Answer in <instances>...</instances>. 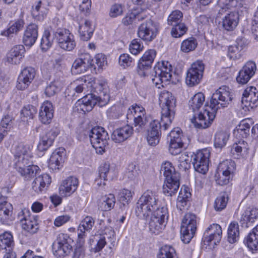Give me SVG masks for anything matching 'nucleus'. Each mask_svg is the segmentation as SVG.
<instances>
[{"label":"nucleus","instance_id":"nucleus-20","mask_svg":"<svg viewBox=\"0 0 258 258\" xmlns=\"http://www.w3.org/2000/svg\"><path fill=\"white\" fill-rule=\"evenodd\" d=\"M93 59L88 53L82 54L73 62L71 69L73 74H80L86 72L87 70L93 66Z\"/></svg>","mask_w":258,"mask_h":258},{"label":"nucleus","instance_id":"nucleus-7","mask_svg":"<svg viewBox=\"0 0 258 258\" xmlns=\"http://www.w3.org/2000/svg\"><path fill=\"white\" fill-rule=\"evenodd\" d=\"M160 24L151 19H148L138 27V36L145 43L153 41L157 37L160 31Z\"/></svg>","mask_w":258,"mask_h":258},{"label":"nucleus","instance_id":"nucleus-33","mask_svg":"<svg viewBox=\"0 0 258 258\" xmlns=\"http://www.w3.org/2000/svg\"><path fill=\"white\" fill-rule=\"evenodd\" d=\"M38 37V26L35 24L29 25L24 34L23 42L27 46H32L36 42Z\"/></svg>","mask_w":258,"mask_h":258},{"label":"nucleus","instance_id":"nucleus-64","mask_svg":"<svg viewBox=\"0 0 258 258\" xmlns=\"http://www.w3.org/2000/svg\"><path fill=\"white\" fill-rule=\"evenodd\" d=\"M133 194L131 190L127 189H123L120 192L119 200L123 205L128 204L132 199Z\"/></svg>","mask_w":258,"mask_h":258},{"label":"nucleus","instance_id":"nucleus-52","mask_svg":"<svg viewBox=\"0 0 258 258\" xmlns=\"http://www.w3.org/2000/svg\"><path fill=\"white\" fill-rule=\"evenodd\" d=\"M39 168L37 166L28 165L22 168V171L19 172L26 180H29L36 174Z\"/></svg>","mask_w":258,"mask_h":258},{"label":"nucleus","instance_id":"nucleus-41","mask_svg":"<svg viewBox=\"0 0 258 258\" xmlns=\"http://www.w3.org/2000/svg\"><path fill=\"white\" fill-rule=\"evenodd\" d=\"M205 102V97L203 93L196 94L188 101V106L193 112L198 111Z\"/></svg>","mask_w":258,"mask_h":258},{"label":"nucleus","instance_id":"nucleus-54","mask_svg":"<svg viewBox=\"0 0 258 258\" xmlns=\"http://www.w3.org/2000/svg\"><path fill=\"white\" fill-rule=\"evenodd\" d=\"M183 14L179 10L172 11L167 18V24L170 26H175L182 23Z\"/></svg>","mask_w":258,"mask_h":258},{"label":"nucleus","instance_id":"nucleus-47","mask_svg":"<svg viewBox=\"0 0 258 258\" xmlns=\"http://www.w3.org/2000/svg\"><path fill=\"white\" fill-rule=\"evenodd\" d=\"M229 134L224 131L216 132L215 135L214 144L216 148L222 149L225 146L229 139Z\"/></svg>","mask_w":258,"mask_h":258},{"label":"nucleus","instance_id":"nucleus-26","mask_svg":"<svg viewBox=\"0 0 258 258\" xmlns=\"http://www.w3.org/2000/svg\"><path fill=\"white\" fill-rule=\"evenodd\" d=\"M95 223L94 219L91 216H87L81 222L78 228V239L77 243L81 246L85 242L86 236V231L92 229Z\"/></svg>","mask_w":258,"mask_h":258},{"label":"nucleus","instance_id":"nucleus-2","mask_svg":"<svg viewBox=\"0 0 258 258\" xmlns=\"http://www.w3.org/2000/svg\"><path fill=\"white\" fill-rule=\"evenodd\" d=\"M159 200L155 192L147 190L141 196L136 203L135 214L140 218L144 219L155 214L160 210Z\"/></svg>","mask_w":258,"mask_h":258},{"label":"nucleus","instance_id":"nucleus-45","mask_svg":"<svg viewBox=\"0 0 258 258\" xmlns=\"http://www.w3.org/2000/svg\"><path fill=\"white\" fill-rule=\"evenodd\" d=\"M235 164L231 160H226L220 163L218 167V174H227L233 176L235 169Z\"/></svg>","mask_w":258,"mask_h":258},{"label":"nucleus","instance_id":"nucleus-48","mask_svg":"<svg viewBox=\"0 0 258 258\" xmlns=\"http://www.w3.org/2000/svg\"><path fill=\"white\" fill-rule=\"evenodd\" d=\"M55 33L49 30L44 31L41 41V47L42 50L47 51L53 43Z\"/></svg>","mask_w":258,"mask_h":258},{"label":"nucleus","instance_id":"nucleus-37","mask_svg":"<svg viewBox=\"0 0 258 258\" xmlns=\"http://www.w3.org/2000/svg\"><path fill=\"white\" fill-rule=\"evenodd\" d=\"M258 218V209H248L241 215L240 223L242 226L248 227Z\"/></svg>","mask_w":258,"mask_h":258},{"label":"nucleus","instance_id":"nucleus-15","mask_svg":"<svg viewBox=\"0 0 258 258\" xmlns=\"http://www.w3.org/2000/svg\"><path fill=\"white\" fill-rule=\"evenodd\" d=\"M127 120L134 121L136 127H138L137 130L140 131L147 123L145 109L141 106L137 104L133 105L127 110L126 113Z\"/></svg>","mask_w":258,"mask_h":258},{"label":"nucleus","instance_id":"nucleus-60","mask_svg":"<svg viewBox=\"0 0 258 258\" xmlns=\"http://www.w3.org/2000/svg\"><path fill=\"white\" fill-rule=\"evenodd\" d=\"M139 175V168L133 163L130 164L125 172L124 176L130 180H134Z\"/></svg>","mask_w":258,"mask_h":258},{"label":"nucleus","instance_id":"nucleus-39","mask_svg":"<svg viewBox=\"0 0 258 258\" xmlns=\"http://www.w3.org/2000/svg\"><path fill=\"white\" fill-rule=\"evenodd\" d=\"M110 171V165L108 163H105L99 167L98 176L95 180V184L98 188H102L105 186Z\"/></svg>","mask_w":258,"mask_h":258},{"label":"nucleus","instance_id":"nucleus-62","mask_svg":"<svg viewBox=\"0 0 258 258\" xmlns=\"http://www.w3.org/2000/svg\"><path fill=\"white\" fill-rule=\"evenodd\" d=\"M37 112V109L33 105H27L21 110V114L27 119H32Z\"/></svg>","mask_w":258,"mask_h":258},{"label":"nucleus","instance_id":"nucleus-10","mask_svg":"<svg viewBox=\"0 0 258 258\" xmlns=\"http://www.w3.org/2000/svg\"><path fill=\"white\" fill-rule=\"evenodd\" d=\"M221 226L217 224L210 225L206 230L203 238V248L211 249L219 243L222 237Z\"/></svg>","mask_w":258,"mask_h":258},{"label":"nucleus","instance_id":"nucleus-6","mask_svg":"<svg viewBox=\"0 0 258 258\" xmlns=\"http://www.w3.org/2000/svg\"><path fill=\"white\" fill-rule=\"evenodd\" d=\"M91 144L97 154L102 155L107 149L109 139L107 131L101 126H95L89 133Z\"/></svg>","mask_w":258,"mask_h":258},{"label":"nucleus","instance_id":"nucleus-28","mask_svg":"<svg viewBox=\"0 0 258 258\" xmlns=\"http://www.w3.org/2000/svg\"><path fill=\"white\" fill-rule=\"evenodd\" d=\"M25 47L22 45H17L12 48L7 54V61L12 64H19L24 56Z\"/></svg>","mask_w":258,"mask_h":258},{"label":"nucleus","instance_id":"nucleus-17","mask_svg":"<svg viewBox=\"0 0 258 258\" xmlns=\"http://www.w3.org/2000/svg\"><path fill=\"white\" fill-rule=\"evenodd\" d=\"M59 46L62 49L71 51L76 45L74 35L67 29L57 30L55 32Z\"/></svg>","mask_w":258,"mask_h":258},{"label":"nucleus","instance_id":"nucleus-3","mask_svg":"<svg viewBox=\"0 0 258 258\" xmlns=\"http://www.w3.org/2000/svg\"><path fill=\"white\" fill-rule=\"evenodd\" d=\"M160 172L165 177L162 186L163 193L172 197L177 193L180 186V174L175 171L172 164L166 161L162 163Z\"/></svg>","mask_w":258,"mask_h":258},{"label":"nucleus","instance_id":"nucleus-23","mask_svg":"<svg viewBox=\"0 0 258 258\" xmlns=\"http://www.w3.org/2000/svg\"><path fill=\"white\" fill-rule=\"evenodd\" d=\"M256 70V66L254 61H248L239 72L236 77L239 84H245L254 76Z\"/></svg>","mask_w":258,"mask_h":258},{"label":"nucleus","instance_id":"nucleus-21","mask_svg":"<svg viewBox=\"0 0 258 258\" xmlns=\"http://www.w3.org/2000/svg\"><path fill=\"white\" fill-rule=\"evenodd\" d=\"M13 206L8 202L6 197H0V222L6 225H10L13 220Z\"/></svg>","mask_w":258,"mask_h":258},{"label":"nucleus","instance_id":"nucleus-53","mask_svg":"<svg viewBox=\"0 0 258 258\" xmlns=\"http://www.w3.org/2000/svg\"><path fill=\"white\" fill-rule=\"evenodd\" d=\"M24 22L22 20H18L13 23L7 30L2 32V35L10 37L12 34L17 33L24 27Z\"/></svg>","mask_w":258,"mask_h":258},{"label":"nucleus","instance_id":"nucleus-18","mask_svg":"<svg viewBox=\"0 0 258 258\" xmlns=\"http://www.w3.org/2000/svg\"><path fill=\"white\" fill-rule=\"evenodd\" d=\"M156 55V51L154 49H149L144 53L138 63V73L140 76L148 75Z\"/></svg>","mask_w":258,"mask_h":258},{"label":"nucleus","instance_id":"nucleus-55","mask_svg":"<svg viewBox=\"0 0 258 258\" xmlns=\"http://www.w3.org/2000/svg\"><path fill=\"white\" fill-rule=\"evenodd\" d=\"M158 258H177L174 248L170 245H166L162 246L158 254Z\"/></svg>","mask_w":258,"mask_h":258},{"label":"nucleus","instance_id":"nucleus-14","mask_svg":"<svg viewBox=\"0 0 258 258\" xmlns=\"http://www.w3.org/2000/svg\"><path fill=\"white\" fill-rule=\"evenodd\" d=\"M205 66L201 60L193 62L186 72L185 82L187 85L194 86L200 83L203 75Z\"/></svg>","mask_w":258,"mask_h":258},{"label":"nucleus","instance_id":"nucleus-12","mask_svg":"<svg viewBox=\"0 0 258 258\" xmlns=\"http://www.w3.org/2000/svg\"><path fill=\"white\" fill-rule=\"evenodd\" d=\"M168 218L167 209L161 207L152 215L149 223V229L151 233L158 235L161 233L165 227V219Z\"/></svg>","mask_w":258,"mask_h":258},{"label":"nucleus","instance_id":"nucleus-8","mask_svg":"<svg viewBox=\"0 0 258 258\" xmlns=\"http://www.w3.org/2000/svg\"><path fill=\"white\" fill-rule=\"evenodd\" d=\"M31 150V147L24 143H20L14 147V166L18 172H22V168L29 164L32 157Z\"/></svg>","mask_w":258,"mask_h":258},{"label":"nucleus","instance_id":"nucleus-5","mask_svg":"<svg viewBox=\"0 0 258 258\" xmlns=\"http://www.w3.org/2000/svg\"><path fill=\"white\" fill-rule=\"evenodd\" d=\"M109 101V95L107 90L100 91V95L96 96L94 94H88L78 100L75 104L78 110L84 112L91 111L93 107L98 103L100 106H103L108 103Z\"/></svg>","mask_w":258,"mask_h":258},{"label":"nucleus","instance_id":"nucleus-31","mask_svg":"<svg viewBox=\"0 0 258 258\" xmlns=\"http://www.w3.org/2000/svg\"><path fill=\"white\" fill-rule=\"evenodd\" d=\"M65 156V150L63 148L56 149L51 154L48 161V167L52 170L59 169L62 166Z\"/></svg>","mask_w":258,"mask_h":258},{"label":"nucleus","instance_id":"nucleus-1","mask_svg":"<svg viewBox=\"0 0 258 258\" xmlns=\"http://www.w3.org/2000/svg\"><path fill=\"white\" fill-rule=\"evenodd\" d=\"M232 97L229 87L223 86L218 88L211 97L209 105H205L203 111L191 119L195 126L199 128L209 127L214 119L218 109L227 107L232 102Z\"/></svg>","mask_w":258,"mask_h":258},{"label":"nucleus","instance_id":"nucleus-11","mask_svg":"<svg viewBox=\"0 0 258 258\" xmlns=\"http://www.w3.org/2000/svg\"><path fill=\"white\" fill-rule=\"evenodd\" d=\"M72 239L67 234H59L57 239L53 243L52 251L57 258H62L69 255L72 251L70 243Z\"/></svg>","mask_w":258,"mask_h":258},{"label":"nucleus","instance_id":"nucleus-4","mask_svg":"<svg viewBox=\"0 0 258 258\" xmlns=\"http://www.w3.org/2000/svg\"><path fill=\"white\" fill-rule=\"evenodd\" d=\"M161 107V120L165 130L170 125L174 117L176 99L172 94L167 91H162L159 97Z\"/></svg>","mask_w":258,"mask_h":258},{"label":"nucleus","instance_id":"nucleus-13","mask_svg":"<svg viewBox=\"0 0 258 258\" xmlns=\"http://www.w3.org/2000/svg\"><path fill=\"white\" fill-rule=\"evenodd\" d=\"M210 149L205 148L200 150L192 156V163L195 170L202 174H205L208 171Z\"/></svg>","mask_w":258,"mask_h":258},{"label":"nucleus","instance_id":"nucleus-34","mask_svg":"<svg viewBox=\"0 0 258 258\" xmlns=\"http://www.w3.org/2000/svg\"><path fill=\"white\" fill-rule=\"evenodd\" d=\"M154 75H152V81L158 88L163 87V83L169 81L172 77V73L164 71L159 69H154Z\"/></svg>","mask_w":258,"mask_h":258},{"label":"nucleus","instance_id":"nucleus-32","mask_svg":"<svg viewBox=\"0 0 258 258\" xmlns=\"http://www.w3.org/2000/svg\"><path fill=\"white\" fill-rule=\"evenodd\" d=\"M53 117V106L51 102L45 101L41 105L39 112V119L43 124H48Z\"/></svg>","mask_w":258,"mask_h":258},{"label":"nucleus","instance_id":"nucleus-46","mask_svg":"<svg viewBox=\"0 0 258 258\" xmlns=\"http://www.w3.org/2000/svg\"><path fill=\"white\" fill-rule=\"evenodd\" d=\"M239 238V225L236 222H232L228 228V240L231 243L237 242Z\"/></svg>","mask_w":258,"mask_h":258},{"label":"nucleus","instance_id":"nucleus-40","mask_svg":"<svg viewBox=\"0 0 258 258\" xmlns=\"http://www.w3.org/2000/svg\"><path fill=\"white\" fill-rule=\"evenodd\" d=\"M244 243L251 251L258 250V224L252 229V232L245 238Z\"/></svg>","mask_w":258,"mask_h":258},{"label":"nucleus","instance_id":"nucleus-57","mask_svg":"<svg viewBox=\"0 0 258 258\" xmlns=\"http://www.w3.org/2000/svg\"><path fill=\"white\" fill-rule=\"evenodd\" d=\"M242 49V46H239L237 45L229 46L228 49V56L230 59L237 60L240 59L242 55L241 51Z\"/></svg>","mask_w":258,"mask_h":258},{"label":"nucleus","instance_id":"nucleus-42","mask_svg":"<svg viewBox=\"0 0 258 258\" xmlns=\"http://www.w3.org/2000/svg\"><path fill=\"white\" fill-rule=\"evenodd\" d=\"M115 204V198L113 194L102 197L98 204L99 209L103 211L111 210Z\"/></svg>","mask_w":258,"mask_h":258},{"label":"nucleus","instance_id":"nucleus-59","mask_svg":"<svg viewBox=\"0 0 258 258\" xmlns=\"http://www.w3.org/2000/svg\"><path fill=\"white\" fill-rule=\"evenodd\" d=\"M228 197L225 193L220 195L215 201L214 208L216 211H221L224 209L227 204Z\"/></svg>","mask_w":258,"mask_h":258},{"label":"nucleus","instance_id":"nucleus-43","mask_svg":"<svg viewBox=\"0 0 258 258\" xmlns=\"http://www.w3.org/2000/svg\"><path fill=\"white\" fill-rule=\"evenodd\" d=\"M48 9L45 8L42 2L39 1L36 6L32 8V15L37 20L41 21L46 17Z\"/></svg>","mask_w":258,"mask_h":258},{"label":"nucleus","instance_id":"nucleus-22","mask_svg":"<svg viewBox=\"0 0 258 258\" xmlns=\"http://www.w3.org/2000/svg\"><path fill=\"white\" fill-rule=\"evenodd\" d=\"M219 7V15H223L228 10L236 8L241 14L247 13V8L244 6L241 1L239 0H219L218 2Z\"/></svg>","mask_w":258,"mask_h":258},{"label":"nucleus","instance_id":"nucleus-44","mask_svg":"<svg viewBox=\"0 0 258 258\" xmlns=\"http://www.w3.org/2000/svg\"><path fill=\"white\" fill-rule=\"evenodd\" d=\"M15 243L13 236L11 232H5L0 235V248L2 249L9 248V252L13 251L12 250L14 247Z\"/></svg>","mask_w":258,"mask_h":258},{"label":"nucleus","instance_id":"nucleus-61","mask_svg":"<svg viewBox=\"0 0 258 258\" xmlns=\"http://www.w3.org/2000/svg\"><path fill=\"white\" fill-rule=\"evenodd\" d=\"M123 12V6L119 4H114L110 7L108 14L111 18H115L121 16Z\"/></svg>","mask_w":258,"mask_h":258},{"label":"nucleus","instance_id":"nucleus-24","mask_svg":"<svg viewBox=\"0 0 258 258\" xmlns=\"http://www.w3.org/2000/svg\"><path fill=\"white\" fill-rule=\"evenodd\" d=\"M242 102L246 107L252 109L258 105V90L252 86L247 87L243 91Z\"/></svg>","mask_w":258,"mask_h":258},{"label":"nucleus","instance_id":"nucleus-29","mask_svg":"<svg viewBox=\"0 0 258 258\" xmlns=\"http://www.w3.org/2000/svg\"><path fill=\"white\" fill-rule=\"evenodd\" d=\"M108 230V235L105 231L103 235H96L94 237V240L96 242L94 247H92V251L94 252H99L100 251L106 244V236L108 238L111 239V244L113 246L114 245L115 241V232L111 227H109L107 229Z\"/></svg>","mask_w":258,"mask_h":258},{"label":"nucleus","instance_id":"nucleus-58","mask_svg":"<svg viewBox=\"0 0 258 258\" xmlns=\"http://www.w3.org/2000/svg\"><path fill=\"white\" fill-rule=\"evenodd\" d=\"M191 160V157H189L186 153L181 154L178 158V167L183 171L188 169L190 167V162Z\"/></svg>","mask_w":258,"mask_h":258},{"label":"nucleus","instance_id":"nucleus-38","mask_svg":"<svg viewBox=\"0 0 258 258\" xmlns=\"http://www.w3.org/2000/svg\"><path fill=\"white\" fill-rule=\"evenodd\" d=\"M94 28L92 23L88 20H83L79 25V33L80 38L83 41H88L92 37Z\"/></svg>","mask_w":258,"mask_h":258},{"label":"nucleus","instance_id":"nucleus-51","mask_svg":"<svg viewBox=\"0 0 258 258\" xmlns=\"http://www.w3.org/2000/svg\"><path fill=\"white\" fill-rule=\"evenodd\" d=\"M198 43L194 37H189L183 40L181 43L180 50L184 53L194 51L197 47Z\"/></svg>","mask_w":258,"mask_h":258},{"label":"nucleus","instance_id":"nucleus-56","mask_svg":"<svg viewBox=\"0 0 258 258\" xmlns=\"http://www.w3.org/2000/svg\"><path fill=\"white\" fill-rule=\"evenodd\" d=\"M187 27L183 23L172 26L171 34L174 38H180L186 33Z\"/></svg>","mask_w":258,"mask_h":258},{"label":"nucleus","instance_id":"nucleus-27","mask_svg":"<svg viewBox=\"0 0 258 258\" xmlns=\"http://www.w3.org/2000/svg\"><path fill=\"white\" fill-rule=\"evenodd\" d=\"M78 179L70 176L64 180L59 187V194L63 197L71 196L77 189L78 186Z\"/></svg>","mask_w":258,"mask_h":258},{"label":"nucleus","instance_id":"nucleus-19","mask_svg":"<svg viewBox=\"0 0 258 258\" xmlns=\"http://www.w3.org/2000/svg\"><path fill=\"white\" fill-rule=\"evenodd\" d=\"M35 75V70L32 67H28L22 70L17 79V89L24 90L28 88L33 81Z\"/></svg>","mask_w":258,"mask_h":258},{"label":"nucleus","instance_id":"nucleus-25","mask_svg":"<svg viewBox=\"0 0 258 258\" xmlns=\"http://www.w3.org/2000/svg\"><path fill=\"white\" fill-rule=\"evenodd\" d=\"M59 134V130L56 127H53L46 132L40 137V140L37 145V149L41 152L47 150L52 146L54 139Z\"/></svg>","mask_w":258,"mask_h":258},{"label":"nucleus","instance_id":"nucleus-49","mask_svg":"<svg viewBox=\"0 0 258 258\" xmlns=\"http://www.w3.org/2000/svg\"><path fill=\"white\" fill-rule=\"evenodd\" d=\"M253 122L251 119L246 118L241 120L238 127L237 132L242 138H246L249 134V129Z\"/></svg>","mask_w":258,"mask_h":258},{"label":"nucleus","instance_id":"nucleus-50","mask_svg":"<svg viewBox=\"0 0 258 258\" xmlns=\"http://www.w3.org/2000/svg\"><path fill=\"white\" fill-rule=\"evenodd\" d=\"M20 221L23 229L31 233H35L37 232L38 225L36 221L24 218L20 220Z\"/></svg>","mask_w":258,"mask_h":258},{"label":"nucleus","instance_id":"nucleus-35","mask_svg":"<svg viewBox=\"0 0 258 258\" xmlns=\"http://www.w3.org/2000/svg\"><path fill=\"white\" fill-rule=\"evenodd\" d=\"M240 12L232 11L226 14L222 19V26L225 30L232 31L237 26L239 22V13Z\"/></svg>","mask_w":258,"mask_h":258},{"label":"nucleus","instance_id":"nucleus-16","mask_svg":"<svg viewBox=\"0 0 258 258\" xmlns=\"http://www.w3.org/2000/svg\"><path fill=\"white\" fill-rule=\"evenodd\" d=\"M170 138L169 152L173 155H177L181 152L185 137L179 127L173 128L169 134Z\"/></svg>","mask_w":258,"mask_h":258},{"label":"nucleus","instance_id":"nucleus-36","mask_svg":"<svg viewBox=\"0 0 258 258\" xmlns=\"http://www.w3.org/2000/svg\"><path fill=\"white\" fill-rule=\"evenodd\" d=\"M51 182L50 176L44 174L36 177L32 183V188L36 193L39 194L45 189Z\"/></svg>","mask_w":258,"mask_h":258},{"label":"nucleus","instance_id":"nucleus-63","mask_svg":"<svg viewBox=\"0 0 258 258\" xmlns=\"http://www.w3.org/2000/svg\"><path fill=\"white\" fill-rule=\"evenodd\" d=\"M247 144L244 141H240L238 143H235L233 145L231 148V153L233 154H236L239 155L243 150H247Z\"/></svg>","mask_w":258,"mask_h":258},{"label":"nucleus","instance_id":"nucleus-30","mask_svg":"<svg viewBox=\"0 0 258 258\" xmlns=\"http://www.w3.org/2000/svg\"><path fill=\"white\" fill-rule=\"evenodd\" d=\"M133 133V127L128 125H126L115 129L112 132L111 138L115 143H120L131 137Z\"/></svg>","mask_w":258,"mask_h":258},{"label":"nucleus","instance_id":"nucleus-9","mask_svg":"<svg viewBox=\"0 0 258 258\" xmlns=\"http://www.w3.org/2000/svg\"><path fill=\"white\" fill-rule=\"evenodd\" d=\"M197 230V217L191 213L186 214L182 221L180 232L181 238L185 243H188Z\"/></svg>","mask_w":258,"mask_h":258}]
</instances>
